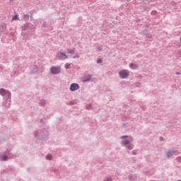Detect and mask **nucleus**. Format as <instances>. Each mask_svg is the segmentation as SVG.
I'll return each mask as SVG.
<instances>
[{
  "label": "nucleus",
  "mask_w": 181,
  "mask_h": 181,
  "mask_svg": "<svg viewBox=\"0 0 181 181\" xmlns=\"http://www.w3.org/2000/svg\"><path fill=\"white\" fill-rule=\"evenodd\" d=\"M122 140V145H126V147L127 148V149H129V151H131V149L134 148V145H132V144H131L132 142H134V139H132V137L131 136H123L121 137Z\"/></svg>",
  "instance_id": "obj_1"
},
{
  "label": "nucleus",
  "mask_w": 181,
  "mask_h": 181,
  "mask_svg": "<svg viewBox=\"0 0 181 181\" xmlns=\"http://www.w3.org/2000/svg\"><path fill=\"white\" fill-rule=\"evenodd\" d=\"M120 78H127L129 76V71L127 69H123L119 72Z\"/></svg>",
  "instance_id": "obj_2"
},
{
  "label": "nucleus",
  "mask_w": 181,
  "mask_h": 181,
  "mask_svg": "<svg viewBox=\"0 0 181 181\" xmlns=\"http://www.w3.org/2000/svg\"><path fill=\"white\" fill-rule=\"evenodd\" d=\"M69 57L64 52H59L56 54V58L59 60H66Z\"/></svg>",
  "instance_id": "obj_3"
},
{
  "label": "nucleus",
  "mask_w": 181,
  "mask_h": 181,
  "mask_svg": "<svg viewBox=\"0 0 181 181\" xmlns=\"http://www.w3.org/2000/svg\"><path fill=\"white\" fill-rule=\"evenodd\" d=\"M11 156H12V154L6 152L4 154L0 155V159H1V160H8V159H11Z\"/></svg>",
  "instance_id": "obj_4"
},
{
  "label": "nucleus",
  "mask_w": 181,
  "mask_h": 181,
  "mask_svg": "<svg viewBox=\"0 0 181 181\" xmlns=\"http://www.w3.org/2000/svg\"><path fill=\"white\" fill-rule=\"evenodd\" d=\"M52 74H59L60 73V66H52L50 68Z\"/></svg>",
  "instance_id": "obj_5"
},
{
  "label": "nucleus",
  "mask_w": 181,
  "mask_h": 181,
  "mask_svg": "<svg viewBox=\"0 0 181 181\" xmlns=\"http://www.w3.org/2000/svg\"><path fill=\"white\" fill-rule=\"evenodd\" d=\"M1 95H6L8 98H11V93L9 91L5 90L4 88L0 89Z\"/></svg>",
  "instance_id": "obj_6"
},
{
  "label": "nucleus",
  "mask_w": 181,
  "mask_h": 181,
  "mask_svg": "<svg viewBox=\"0 0 181 181\" xmlns=\"http://www.w3.org/2000/svg\"><path fill=\"white\" fill-rule=\"evenodd\" d=\"M78 88H80V86L77 83H72L70 86L71 91H76Z\"/></svg>",
  "instance_id": "obj_7"
},
{
  "label": "nucleus",
  "mask_w": 181,
  "mask_h": 181,
  "mask_svg": "<svg viewBox=\"0 0 181 181\" xmlns=\"http://www.w3.org/2000/svg\"><path fill=\"white\" fill-rule=\"evenodd\" d=\"M173 155H177V151H170L167 152L168 158H170V156H173Z\"/></svg>",
  "instance_id": "obj_8"
},
{
  "label": "nucleus",
  "mask_w": 181,
  "mask_h": 181,
  "mask_svg": "<svg viewBox=\"0 0 181 181\" xmlns=\"http://www.w3.org/2000/svg\"><path fill=\"white\" fill-rule=\"evenodd\" d=\"M91 80V76L88 75L87 76H85L83 77L82 79H81V81L83 83H87V81H90Z\"/></svg>",
  "instance_id": "obj_9"
},
{
  "label": "nucleus",
  "mask_w": 181,
  "mask_h": 181,
  "mask_svg": "<svg viewBox=\"0 0 181 181\" xmlns=\"http://www.w3.org/2000/svg\"><path fill=\"white\" fill-rule=\"evenodd\" d=\"M129 67L132 70H136V69L138 68V64H130Z\"/></svg>",
  "instance_id": "obj_10"
},
{
  "label": "nucleus",
  "mask_w": 181,
  "mask_h": 181,
  "mask_svg": "<svg viewBox=\"0 0 181 181\" xmlns=\"http://www.w3.org/2000/svg\"><path fill=\"white\" fill-rule=\"evenodd\" d=\"M23 19L24 21H29V15H28V14L24 15L23 17Z\"/></svg>",
  "instance_id": "obj_11"
},
{
  "label": "nucleus",
  "mask_w": 181,
  "mask_h": 181,
  "mask_svg": "<svg viewBox=\"0 0 181 181\" xmlns=\"http://www.w3.org/2000/svg\"><path fill=\"white\" fill-rule=\"evenodd\" d=\"M19 19V16L18 15H15L13 18L12 21H18Z\"/></svg>",
  "instance_id": "obj_12"
},
{
  "label": "nucleus",
  "mask_w": 181,
  "mask_h": 181,
  "mask_svg": "<svg viewBox=\"0 0 181 181\" xmlns=\"http://www.w3.org/2000/svg\"><path fill=\"white\" fill-rule=\"evenodd\" d=\"M46 159H47L48 160H52V156L51 154H48L46 156Z\"/></svg>",
  "instance_id": "obj_13"
},
{
  "label": "nucleus",
  "mask_w": 181,
  "mask_h": 181,
  "mask_svg": "<svg viewBox=\"0 0 181 181\" xmlns=\"http://www.w3.org/2000/svg\"><path fill=\"white\" fill-rule=\"evenodd\" d=\"M68 53H69L70 54H71V53H74V49H68Z\"/></svg>",
  "instance_id": "obj_14"
},
{
  "label": "nucleus",
  "mask_w": 181,
  "mask_h": 181,
  "mask_svg": "<svg viewBox=\"0 0 181 181\" xmlns=\"http://www.w3.org/2000/svg\"><path fill=\"white\" fill-rule=\"evenodd\" d=\"M112 179H111V177H107L104 181H112Z\"/></svg>",
  "instance_id": "obj_15"
},
{
  "label": "nucleus",
  "mask_w": 181,
  "mask_h": 181,
  "mask_svg": "<svg viewBox=\"0 0 181 181\" xmlns=\"http://www.w3.org/2000/svg\"><path fill=\"white\" fill-rule=\"evenodd\" d=\"M65 67H66V69H69L70 64H65Z\"/></svg>",
  "instance_id": "obj_16"
},
{
  "label": "nucleus",
  "mask_w": 181,
  "mask_h": 181,
  "mask_svg": "<svg viewBox=\"0 0 181 181\" xmlns=\"http://www.w3.org/2000/svg\"><path fill=\"white\" fill-rule=\"evenodd\" d=\"M129 179H130L131 180H134V179H135V177H134V176H132V175H130V176H129Z\"/></svg>",
  "instance_id": "obj_17"
},
{
  "label": "nucleus",
  "mask_w": 181,
  "mask_h": 181,
  "mask_svg": "<svg viewBox=\"0 0 181 181\" xmlns=\"http://www.w3.org/2000/svg\"><path fill=\"white\" fill-rule=\"evenodd\" d=\"M103 60H101V59H98L97 60V63L100 64V63H102Z\"/></svg>",
  "instance_id": "obj_18"
},
{
  "label": "nucleus",
  "mask_w": 181,
  "mask_h": 181,
  "mask_svg": "<svg viewBox=\"0 0 181 181\" xmlns=\"http://www.w3.org/2000/svg\"><path fill=\"white\" fill-rule=\"evenodd\" d=\"M76 57H79L78 54H76V56L72 57V59H76Z\"/></svg>",
  "instance_id": "obj_19"
},
{
  "label": "nucleus",
  "mask_w": 181,
  "mask_h": 181,
  "mask_svg": "<svg viewBox=\"0 0 181 181\" xmlns=\"http://www.w3.org/2000/svg\"><path fill=\"white\" fill-rule=\"evenodd\" d=\"M151 15H156V11H152Z\"/></svg>",
  "instance_id": "obj_20"
},
{
  "label": "nucleus",
  "mask_w": 181,
  "mask_h": 181,
  "mask_svg": "<svg viewBox=\"0 0 181 181\" xmlns=\"http://www.w3.org/2000/svg\"><path fill=\"white\" fill-rule=\"evenodd\" d=\"M10 105H11V104H10V103H8L7 107H9Z\"/></svg>",
  "instance_id": "obj_21"
},
{
  "label": "nucleus",
  "mask_w": 181,
  "mask_h": 181,
  "mask_svg": "<svg viewBox=\"0 0 181 181\" xmlns=\"http://www.w3.org/2000/svg\"><path fill=\"white\" fill-rule=\"evenodd\" d=\"M133 154H134V155H136V153H135V151H133Z\"/></svg>",
  "instance_id": "obj_22"
},
{
  "label": "nucleus",
  "mask_w": 181,
  "mask_h": 181,
  "mask_svg": "<svg viewBox=\"0 0 181 181\" xmlns=\"http://www.w3.org/2000/svg\"><path fill=\"white\" fill-rule=\"evenodd\" d=\"M11 1H15V0H11Z\"/></svg>",
  "instance_id": "obj_23"
}]
</instances>
